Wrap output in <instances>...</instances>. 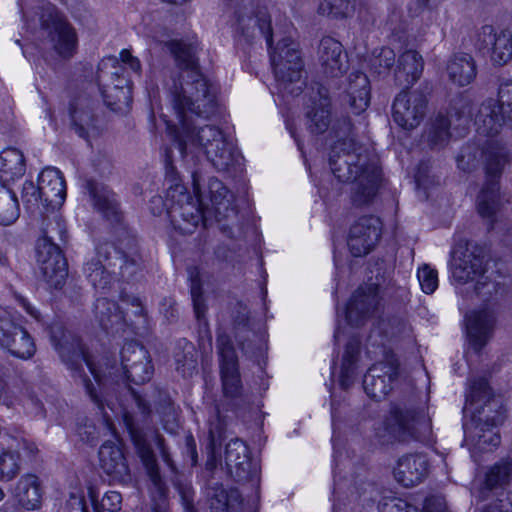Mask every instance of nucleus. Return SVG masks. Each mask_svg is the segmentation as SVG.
I'll list each match as a JSON object with an SVG mask.
<instances>
[{"instance_id":"nucleus-1","label":"nucleus","mask_w":512,"mask_h":512,"mask_svg":"<svg viewBox=\"0 0 512 512\" xmlns=\"http://www.w3.org/2000/svg\"><path fill=\"white\" fill-rule=\"evenodd\" d=\"M57 349L62 360L75 371L74 377L78 376L82 380L86 393L99 410L103 412L106 406L112 411L120 409L124 424L146 467L149 478L158 490H162L163 481L153 450L140 428V423L151 412L149 404L131 388L128 390L130 406L123 403L117 404L107 396H103V393H107L114 384L129 381L141 385L150 381L154 367L148 351L135 341L126 342L121 350V367H118L115 360L108 356L93 361L77 340L72 344V349L66 343L57 344Z\"/></svg>"},{"instance_id":"nucleus-2","label":"nucleus","mask_w":512,"mask_h":512,"mask_svg":"<svg viewBox=\"0 0 512 512\" xmlns=\"http://www.w3.org/2000/svg\"><path fill=\"white\" fill-rule=\"evenodd\" d=\"M182 70L170 86L171 106L176 123L165 120L182 157L202 152L219 172H230L239 165L235 145L221 129L200 126L194 117L209 118L216 112V90L201 73L195 48L179 41L167 43Z\"/></svg>"},{"instance_id":"nucleus-3","label":"nucleus","mask_w":512,"mask_h":512,"mask_svg":"<svg viewBox=\"0 0 512 512\" xmlns=\"http://www.w3.org/2000/svg\"><path fill=\"white\" fill-rule=\"evenodd\" d=\"M451 273L455 281H476L475 291L484 302H491L466 316V330L472 348L479 352L492 337L496 317L492 306L508 293L507 278L484 266L483 251L471 242L461 240L452 251Z\"/></svg>"},{"instance_id":"nucleus-4","label":"nucleus","mask_w":512,"mask_h":512,"mask_svg":"<svg viewBox=\"0 0 512 512\" xmlns=\"http://www.w3.org/2000/svg\"><path fill=\"white\" fill-rule=\"evenodd\" d=\"M330 133L336 139L330 147L328 158L333 175L340 182L353 183L351 199L355 206L370 204L380 186V168L369 151L355 142L348 118L336 120Z\"/></svg>"},{"instance_id":"nucleus-5","label":"nucleus","mask_w":512,"mask_h":512,"mask_svg":"<svg viewBox=\"0 0 512 512\" xmlns=\"http://www.w3.org/2000/svg\"><path fill=\"white\" fill-rule=\"evenodd\" d=\"M238 26L248 40L265 39L279 88L288 94L299 95L303 87L300 52L290 38H282L272 48L273 33L267 9L260 7L251 14L239 16Z\"/></svg>"},{"instance_id":"nucleus-6","label":"nucleus","mask_w":512,"mask_h":512,"mask_svg":"<svg viewBox=\"0 0 512 512\" xmlns=\"http://www.w3.org/2000/svg\"><path fill=\"white\" fill-rule=\"evenodd\" d=\"M466 404L478 415L473 433L464 425L466 440L481 451H492L500 444V436L493 428L504 419L502 398L493 393L486 378L478 377L471 381Z\"/></svg>"},{"instance_id":"nucleus-7","label":"nucleus","mask_w":512,"mask_h":512,"mask_svg":"<svg viewBox=\"0 0 512 512\" xmlns=\"http://www.w3.org/2000/svg\"><path fill=\"white\" fill-rule=\"evenodd\" d=\"M166 181L169 186L166 191V199L160 196L153 197L152 204L163 205L173 227L182 234L193 233L200 222L205 224L206 219L201 206V181L197 172L192 173V185L195 198L186 190L179 181L172 165H166Z\"/></svg>"},{"instance_id":"nucleus-8","label":"nucleus","mask_w":512,"mask_h":512,"mask_svg":"<svg viewBox=\"0 0 512 512\" xmlns=\"http://www.w3.org/2000/svg\"><path fill=\"white\" fill-rule=\"evenodd\" d=\"M41 231L43 238L37 244V261L44 281L49 287L60 289L67 278V262L59 245L67 242V229L58 210L44 212Z\"/></svg>"},{"instance_id":"nucleus-9","label":"nucleus","mask_w":512,"mask_h":512,"mask_svg":"<svg viewBox=\"0 0 512 512\" xmlns=\"http://www.w3.org/2000/svg\"><path fill=\"white\" fill-rule=\"evenodd\" d=\"M126 67L140 76L141 63L129 50L120 52V60L115 56L103 58L97 71V82L105 104L113 111H121L130 99V79Z\"/></svg>"},{"instance_id":"nucleus-10","label":"nucleus","mask_w":512,"mask_h":512,"mask_svg":"<svg viewBox=\"0 0 512 512\" xmlns=\"http://www.w3.org/2000/svg\"><path fill=\"white\" fill-rule=\"evenodd\" d=\"M35 5H21L23 17L37 16L45 43L57 55L71 58L77 48L74 28L58 13L54 5L46 0H34Z\"/></svg>"},{"instance_id":"nucleus-11","label":"nucleus","mask_w":512,"mask_h":512,"mask_svg":"<svg viewBox=\"0 0 512 512\" xmlns=\"http://www.w3.org/2000/svg\"><path fill=\"white\" fill-rule=\"evenodd\" d=\"M487 181L477 198V210L482 218L493 224V217L500 206L498 178L506 166L512 162V154L508 146L498 140H490L482 150Z\"/></svg>"},{"instance_id":"nucleus-12","label":"nucleus","mask_w":512,"mask_h":512,"mask_svg":"<svg viewBox=\"0 0 512 512\" xmlns=\"http://www.w3.org/2000/svg\"><path fill=\"white\" fill-rule=\"evenodd\" d=\"M384 425L385 431L399 441L422 440L431 433L426 407L412 400L393 404Z\"/></svg>"},{"instance_id":"nucleus-13","label":"nucleus","mask_w":512,"mask_h":512,"mask_svg":"<svg viewBox=\"0 0 512 512\" xmlns=\"http://www.w3.org/2000/svg\"><path fill=\"white\" fill-rule=\"evenodd\" d=\"M217 346L223 394L230 401L231 409L236 410L248 402L242 390L237 356L227 335L218 336Z\"/></svg>"},{"instance_id":"nucleus-14","label":"nucleus","mask_w":512,"mask_h":512,"mask_svg":"<svg viewBox=\"0 0 512 512\" xmlns=\"http://www.w3.org/2000/svg\"><path fill=\"white\" fill-rule=\"evenodd\" d=\"M428 110L427 95L421 90L402 91L394 99L392 117L405 130L417 128Z\"/></svg>"},{"instance_id":"nucleus-15","label":"nucleus","mask_w":512,"mask_h":512,"mask_svg":"<svg viewBox=\"0 0 512 512\" xmlns=\"http://www.w3.org/2000/svg\"><path fill=\"white\" fill-rule=\"evenodd\" d=\"M382 233L380 218L368 215L360 217L350 227L347 244L351 254L362 257L371 252Z\"/></svg>"},{"instance_id":"nucleus-16","label":"nucleus","mask_w":512,"mask_h":512,"mask_svg":"<svg viewBox=\"0 0 512 512\" xmlns=\"http://www.w3.org/2000/svg\"><path fill=\"white\" fill-rule=\"evenodd\" d=\"M398 376V363L393 357L372 365L363 379L366 394L375 400L384 399L392 389V384Z\"/></svg>"},{"instance_id":"nucleus-17","label":"nucleus","mask_w":512,"mask_h":512,"mask_svg":"<svg viewBox=\"0 0 512 512\" xmlns=\"http://www.w3.org/2000/svg\"><path fill=\"white\" fill-rule=\"evenodd\" d=\"M0 346L13 356L25 360L31 358L36 351L29 333L6 315L0 316Z\"/></svg>"},{"instance_id":"nucleus-18","label":"nucleus","mask_w":512,"mask_h":512,"mask_svg":"<svg viewBox=\"0 0 512 512\" xmlns=\"http://www.w3.org/2000/svg\"><path fill=\"white\" fill-rule=\"evenodd\" d=\"M470 104L467 99L460 96L455 99L449 112V117L439 114L431 122L427 133L428 142L432 147L443 146L449 139V128L455 118L459 126L468 123L470 119Z\"/></svg>"},{"instance_id":"nucleus-19","label":"nucleus","mask_w":512,"mask_h":512,"mask_svg":"<svg viewBox=\"0 0 512 512\" xmlns=\"http://www.w3.org/2000/svg\"><path fill=\"white\" fill-rule=\"evenodd\" d=\"M379 305L378 284L369 283L360 286L346 307V319L351 325L358 326L362 320L372 315Z\"/></svg>"},{"instance_id":"nucleus-20","label":"nucleus","mask_w":512,"mask_h":512,"mask_svg":"<svg viewBox=\"0 0 512 512\" xmlns=\"http://www.w3.org/2000/svg\"><path fill=\"white\" fill-rule=\"evenodd\" d=\"M317 57L321 71L327 77H340L348 69V58L342 44L330 36L320 40Z\"/></svg>"},{"instance_id":"nucleus-21","label":"nucleus","mask_w":512,"mask_h":512,"mask_svg":"<svg viewBox=\"0 0 512 512\" xmlns=\"http://www.w3.org/2000/svg\"><path fill=\"white\" fill-rule=\"evenodd\" d=\"M36 452L34 443L24 438H11L7 449L0 454V481H12L21 470V456L31 458Z\"/></svg>"},{"instance_id":"nucleus-22","label":"nucleus","mask_w":512,"mask_h":512,"mask_svg":"<svg viewBox=\"0 0 512 512\" xmlns=\"http://www.w3.org/2000/svg\"><path fill=\"white\" fill-rule=\"evenodd\" d=\"M225 462L237 481L254 480L257 477V467L250 460L247 445L240 439H233L226 445Z\"/></svg>"},{"instance_id":"nucleus-23","label":"nucleus","mask_w":512,"mask_h":512,"mask_svg":"<svg viewBox=\"0 0 512 512\" xmlns=\"http://www.w3.org/2000/svg\"><path fill=\"white\" fill-rule=\"evenodd\" d=\"M38 182L44 199V210H59L66 199L65 180L61 172L53 167L45 168Z\"/></svg>"},{"instance_id":"nucleus-24","label":"nucleus","mask_w":512,"mask_h":512,"mask_svg":"<svg viewBox=\"0 0 512 512\" xmlns=\"http://www.w3.org/2000/svg\"><path fill=\"white\" fill-rule=\"evenodd\" d=\"M428 474V460L419 453L402 456L394 469V477L404 487L421 483Z\"/></svg>"},{"instance_id":"nucleus-25","label":"nucleus","mask_w":512,"mask_h":512,"mask_svg":"<svg viewBox=\"0 0 512 512\" xmlns=\"http://www.w3.org/2000/svg\"><path fill=\"white\" fill-rule=\"evenodd\" d=\"M505 124L510 126L506 113H503L497 101L493 98L485 100L475 116L477 133L492 137L498 134Z\"/></svg>"},{"instance_id":"nucleus-26","label":"nucleus","mask_w":512,"mask_h":512,"mask_svg":"<svg viewBox=\"0 0 512 512\" xmlns=\"http://www.w3.org/2000/svg\"><path fill=\"white\" fill-rule=\"evenodd\" d=\"M43 485L35 474H24L16 482L13 497L17 504L28 511L38 510L42 505Z\"/></svg>"},{"instance_id":"nucleus-27","label":"nucleus","mask_w":512,"mask_h":512,"mask_svg":"<svg viewBox=\"0 0 512 512\" xmlns=\"http://www.w3.org/2000/svg\"><path fill=\"white\" fill-rule=\"evenodd\" d=\"M191 298L193 303V309L195 317L201 322L200 336H199V347L207 353L212 351V335L208 327V322L205 318L207 306L202 294L201 282L198 273L195 275L191 273Z\"/></svg>"},{"instance_id":"nucleus-28","label":"nucleus","mask_w":512,"mask_h":512,"mask_svg":"<svg viewBox=\"0 0 512 512\" xmlns=\"http://www.w3.org/2000/svg\"><path fill=\"white\" fill-rule=\"evenodd\" d=\"M101 468L114 480L124 482L129 478V468L119 446L105 442L99 449Z\"/></svg>"},{"instance_id":"nucleus-29","label":"nucleus","mask_w":512,"mask_h":512,"mask_svg":"<svg viewBox=\"0 0 512 512\" xmlns=\"http://www.w3.org/2000/svg\"><path fill=\"white\" fill-rule=\"evenodd\" d=\"M446 71L449 80L459 87L471 84L477 75L474 58L467 53H457L447 62Z\"/></svg>"},{"instance_id":"nucleus-30","label":"nucleus","mask_w":512,"mask_h":512,"mask_svg":"<svg viewBox=\"0 0 512 512\" xmlns=\"http://www.w3.org/2000/svg\"><path fill=\"white\" fill-rule=\"evenodd\" d=\"M380 512H450L442 496L426 498L423 511L405 499L391 497L384 499L379 505Z\"/></svg>"},{"instance_id":"nucleus-31","label":"nucleus","mask_w":512,"mask_h":512,"mask_svg":"<svg viewBox=\"0 0 512 512\" xmlns=\"http://www.w3.org/2000/svg\"><path fill=\"white\" fill-rule=\"evenodd\" d=\"M307 128L311 133L321 134L331 125L330 100L326 90L318 91V99H313L307 111Z\"/></svg>"},{"instance_id":"nucleus-32","label":"nucleus","mask_w":512,"mask_h":512,"mask_svg":"<svg viewBox=\"0 0 512 512\" xmlns=\"http://www.w3.org/2000/svg\"><path fill=\"white\" fill-rule=\"evenodd\" d=\"M347 94L349 105L355 114L367 109L370 103V82L366 74L356 71L349 75Z\"/></svg>"},{"instance_id":"nucleus-33","label":"nucleus","mask_w":512,"mask_h":512,"mask_svg":"<svg viewBox=\"0 0 512 512\" xmlns=\"http://www.w3.org/2000/svg\"><path fill=\"white\" fill-rule=\"evenodd\" d=\"M72 125L80 137H86L88 129L94 125L92 101L85 95L78 96L70 104Z\"/></svg>"},{"instance_id":"nucleus-34","label":"nucleus","mask_w":512,"mask_h":512,"mask_svg":"<svg viewBox=\"0 0 512 512\" xmlns=\"http://www.w3.org/2000/svg\"><path fill=\"white\" fill-rule=\"evenodd\" d=\"M87 188L89 190L93 206L107 219L117 220L118 204L114 193L106 186L99 185L92 181L87 183Z\"/></svg>"},{"instance_id":"nucleus-35","label":"nucleus","mask_w":512,"mask_h":512,"mask_svg":"<svg viewBox=\"0 0 512 512\" xmlns=\"http://www.w3.org/2000/svg\"><path fill=\"white\" fill-rule=\"evenodd\" d=\"M423 68L424 61L422 56L415 50H407L398 59L395 77L401 80L402 76H405V83L411 85L420 78Z\"/></svg>"},{"instance_id":"nucleus-36","label":"nucleus","mask_w":512,"mask_h":512,"mask_svg":"<svg viewBox=\"0 0 512 512\" xmlns=\"http://www.w3.org/2000/svg\"><path fill=\"white\" fill-rule=\"evenodd\" d=\"M98 254L99 256H105L106 260L112 259V262H109V266H118L120 269L119 274L124 280L132 279L139 270L140 264L136 258L129 259L109 243L101 244L98 247Z\"/></svg>"},{"instance_id":"nucleus-37","label":"nucleus","mask_w":512,"mask_h":512,"mask_svg":"<svg viewBox=\"0 0 512 512\" xmlns=\"http://www.w3.org/2000/svg\"><path fill=\"white\" fill-rule=\"evenodd\" d=\"M109 262H112V259L106 260L105 256H99L97 253V259H92L85 265V273L95 289L106 290L110 288L114 277L112 273L115 274V271H108L109 268L113 266H109Z\"/></svg>"},{"instance_id":"nucleus-38","label":"nucleus","mask_w":512,"mask_h":512,"mask_svg":"<svg viewBox=\"0 0 512 512\" xmlns=\"http://www.w3.org/2000/svg\"><path fill=\"white\" fill-rule=\"evenodd\" d=\"M210 198L215 206L216 218L221 221L222 218H228L236 215V210L232 206L233 195L218 179L209 180Z\"/></svg>"},{"instance_id":"nucleus-39","label":"nucleus","mask_w":512,"mask_h":512,"mask_svg":"<svg viewBox=\"0 0 512 512\" xmlns=\"http://www.w3.org/2000/svg\"><path fill=\"white\" fill-rule=\"evenodd\" d=\"M94 316L99 325L105 329H112L126 321L118 305L105 297L98 298L94 304Z\"/></svg>"},{"instance_id":"nucleus-40","label":"nucleus","mask_w":512,"mask_h":512,"mask_svg":"<svg viewBox=\"0 0 512 512\" xmlns=\"http://www.w3.org/2000/svg\"><path fill=\"white\" fill-rule=\"evenodd\" d=\"M25 173L23 153L16 148H8L0 153V174L5 180H14Z\"/></svg>"},{"instance_id":"nucleus-41","label":"nucleus","mask_w":512,"mask_h":512,"mask_svg":"<svg viewBox=\"0 0 512 512\" xmlns=\"http://www.w3.org/2000/svg\"><path fill=\"white\" fill-rule=\"evenodd\" d=\"M355 6V0H320L316 13L330 20H344L353 16Z\"/></svg>"},{"instance_id":"nucleus-42","label":"nucleus","mask_w":512,"mask_h":512,"mask_svg":"<svg viewBox=\"0 0 512 512\" xmlns=\"http://www.w3.org/2000/svg\"><path fill=\"white\" fill-rule=\"evenodd\" d=\"M20 215L19 202L16 194L0 182V224H13Z\"/></svg>"},{"instance_id":"nucleus-43","label":"nucleus","mask_w":512,"mask_h":512,"mask_svg":"<svg viewBox=\"0 0 512 512\" xmlns=\"http://www.w3.org/2000/svg\"><path fill=\"white\" fill-rule=\"evenodd\" d=\"M208 496L211 512H229V508L240 501V494L237 490L227 491L222 485L209 487Z\"/></svg>"},{"instance_id":"nucleus-44","label":"nucleus","mask_w":512,"mask_h":512,"mask_svg":"<svg viewBox=\"0 0 512 512\" xmlns=\"http://www.w3.org/2000/svg\"><path fill=\"white\" fill-rule=\"evenodd\" d=\"M120 299L123 305L121 311L126 318V321H122V323H145V307L138 297L123 292Z\"/></svg>"},{"instance_id":"nucleus-45","label":"nucleus","mask_w":512,"mask_h":512,"mask_svg":"<svg viewBox=\"0 0 512 512\" xmlns=\"http://www.w3.org/2000/svg\"><path fill=\"white\" fill-rule=\"evenodd\" d=\"M395 52L389 47L375 49L370 58V67L378 75L386 74L394 66Z\"/></svg>"},{"instance_id":"nucleus-46","label":"nucleus","mask_w":512,"mask_h":512,"mask_svg":"<svg viewBox=\"0 0 512 512\" xmlns=\"http://www.w3.org/2000/svg\"><path fill=\"white\" fill-rule=\"evenodd\" d=\"M176 369L184 376H191L197 368V357L192 343L185 342L182 353L175 355Z\"/></svg>"},{"instance_id":"nucleus-47","label":"nucleus","mask_w":512,"mask_h":512,"mask_svg":"<svg viewBox=\"0 0 512 512\" xmlns=\"http://www.w3.org/2000/svg\"><path fill=\"white\" fill-rule=\"evenodd\" d=\"M512 468L508 462L495 464L486 475V485L492 489L507 482Z\"/></svg>"},{"instance_id":"nucleus-48","label":"nucleus","mask_w":512,"mask_h":512,"mask_svg":"<svg viewBox=\"0 0 512 512\" xmlns=\"http://www.w3.org/2000/svg\"><path fill=\"white\" fill-rule=\"evenodd\" d=\"M496 57L504 64L512 59V27L501 30L496 41Z\"/></svg>"},{"instance_id":"nucleus-49","label":"nucleus","mask_w":512,"mask_h":512,"mask_svg":"<svg viewBox=\"0 0 512 512\" xmlns=\"http://www.w3.org/2000/svg\"><path fill=\"white\" fill-rule=\"evenodd\" d=\"M173 483L180 495L184 512H197L194 507V491L191 483L181 477H176Z\"/></svg>"},{"instance_id":"nucleus-50","label":"nucleus","mask_w":512,"mask_h":512,"mask_svg":"<svg viewBox=\"0 0 512 512\" xmlns=\"http://www.w3.org/2000/svg\"><path fill=\"white\" fill-rule=\"evenodd\" d=\"M497 103L503 113H506L512 127V80H506L500 84Z\"/></svg>"},{"instance_id":"nucleus-51","label":"nucleus","mask_w":512,"mask_h":512,"mask_svg":"<svg viewBox=\"0 0 512 512\" xmlns=\"http://www.w3.org/2000/svg\"><path fill=\"white\" fill-rule=\"evenodd\" d=\"M22 200L28 208L44 207V199L40 193L39 182L35 185L32 181H25L22 188Z\"/></svg>"},{"instance_id":"nucleus-52","label":"nucleus","mask_w":512,"mask_h":512,"mask_svg":"<svg viewBox=\"0 0 512 512\" xmlns=\"http://www.w3.org/2000/svg\"><path fill=\"white\" fill-rule=\"evenodd\" d=\"M417 277L424 293L431 294L437 289L438 274L429 265L425 264L419 268Z\"/></svg>"},{"instance_id":"nucleus-53","label":"nucleus","mask_w":512,"mask_h":512,"mask_svg":"<svg viewBox=\"0 0 512 512\" xmlns=\"http://www.w3.org/2000/svg\"><path fill=\"white\" fill-rule=\"evenodd\" d=\"M497 39H498V34L494 33V28L490 25L483 26L478 34V41L480 42V44L483 48L492 46L493 61L498 64H504V61L499 60L495 54Z\"/></svg>"},{"instance_id":"nucleus-54","label":"nucleus","mask_w":512,"mask_h":512,"mask_svg":"<svg viewBox=\"0 0 512 512\" xmlns=\"http://www.w3.org/2000/svg\"><path fill=\"white\" fill-rule=\"evenodd\" d=\"M121 502L122 496L119 492L109 491L103 496L101 500V506L107 511L116 512L120 510Z\"/></svg>"},{"instance_id":"nucleus-55","label":"nucleus","mask_w":512,"mask_h":512,"mask_svg":"<svg viewBox=\"0 0 512 512\" xmlns=\"http://www.w3.org/2000/svg\"><path fill=\"white\" fill-rule=\"evenodd\" d=\"M457 165L464 172H469L476 166L475 154L471 152L469 147L462 149L457 157Z\"/></svg>"},{"instance_id":"nucleus-56","label":"nucleus","mask_w":512,"mask_h":512,"mask_svg":"<svg viewBox=\"0 0 512 512\" xmlns=\"http://www.w3.org/2000/svg\"><path fill=\"white\" fill-rule=\"evenodd\" d=\"M359 353V341L357 340H351L345 348V353L343 355V361L342 366L345 367V369H348L349 367H353V364L357 358V355Z\"/></svg>"},{"instance_id":"nucleus-57","label":"nucleus","mask_w":512,"mask_h":512,"mask_svg":"<svg viewBox=\"0 0 512 512\" xmlns=\"http://www.w3.org/2000/svg\"><path fill=\"white\" fill-rule=\"evenodd\" d=\"M164 414L165 417L162 419L164 429L174 433L178 428L175 407L171 403H168L167 406L164 407Z\"/></svg>"},{"instance_id":"nucleus-58","label":"nucleus","mask_w":512,"mask_h":512,"mask_svg":"<svg viewBox=\"0 0 512 512\" xmlns=\"http://www.w3.org/2000/svg\"><path fill=\"white\" fill-rule=\"evenodd\" d=\"M485 512H512V495L506 494L505 498L499 499L498 504L490 506Z\"/></svg>"},{"instance_id":"nucleus-59","label":"nucleus","mask_w":512,"mask_h":512,"mask_svg":"<svg viewBox=\"0 0 512 512\" xmlns=\"http://www.w3.org/2000/svg\"><path fill=\"white\" fill-rule=\"evenodd\" d=\"M429 170L430 166L428 162H421L417 166L414 177L418 187L426 185V178L428 176Z\"/></svg>"},{"instance_id":"nucleus-60","label":"nucleus","mask_w":512,"mask_h":512,"mask_svg":"<svg viewBox=\"0 0 512 512\" xmlns=\"http://www.w3.org/2000/svg\"><path fill=\"white\" fill-rule=\"evenodd\" d=\"M353 374H354V368L349 367L348 369H345L344 366L341 367V374H340V385L342 388L347 389L350 387V385L353 382Z\"/></svg>"},{"instance_id":"nucleus-61","label":"nucleus","mask_w":512,"mask_h":512,"mask_svg":"<svg viewBox=\"0 0 512 512\" xmlns=\"http://www.w3.org/2000/svg\"><path fill=\"white\" fill-rule=\"evenodd\" d=\"M78 434L86 442H92L96 438L95 427L92 425H86L83 429L80 428Z\"/></svg>"},{"instance_id":"nucleus-62","label":"nucleus","mask_w":512,"mask_h":512,"mask_svg":"<svg viewBox=\"0 0 512 512\" xmlns=\"http://www.w3.org/2000/svg\"><path fill=\"white\" fill-rule=\"evenodd\" d=\"M19 302L29 315H31L35 320L39 322L41 321L40 312L34 306H32V304L28 300H26L25 298H20Z\"/></svg>"},{"instance_id":"nucleus-63","label":"nucleus","mask_w":512,"mask_h":512,"mask_svg":"<svg viewBox=\"0 0 512 512\" xmlns=\"http://www.w3.org/2000/svg\"><path fill=\"white\" fill-rule=\"evenodd\" d=\"M0 512H23L15 502L7 501L0 507Z\"/></svg>"},{"instance_id":"nucleus-64","label":"nucleus","mask_w":512,"mask_h":512,"mask_svg":"<svg viewBox=\"0 0 512 512\" xmlns=\"http://www.w3.org/2000/svg\"><path fill=\"white\" fill-rule=\"evenodd\" d=\"M401 18V13L398 11H394L391 19L388 21L390 29H394V24Z\"/></svg>"}]
</instances>
